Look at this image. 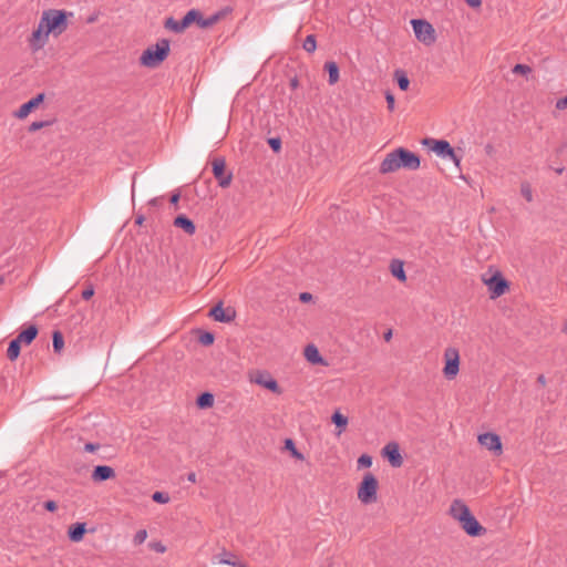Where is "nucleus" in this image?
I'll return each mask as SVG.
<instances>
[{"mask_svg":"<svg viewBox=\"0 0 567 567\" xmlns=\"http://www.w3.org/2000/svg\"><path fill=\"white\" fill-rule=\"evenodd\" d=\"M198 341L200 342V344L208 347L214 343L215 336L209 331H199Z\"/></svg>","mask_w":567,"mask_h":567,"instance_id":"36","label":"nucleus"},{"mask_svg":"<svg viewBox=\"0 0 567 567\" xmlns=\"http://www.w3.org/2000/svg\"><path fill=\"white\" fill-rule=\"evenodd\" d=\"M563 172H564V168H563V167H561V168H557V169H556V173H558V174H561Z\"/></svg>","mask_w":567,"mask_h":567,"instance_id":"62","label":"nucleus"},{"mask_svg":"<svg viewBox=\"0 0 567 567\" xmlns=\"http://www.w3.org/2000/svg\"><path fill=\"white\" fill-rule=\"evenodd\" d=\"M331 421L338 429V434H341L342 432L346 431L348 425V417L346 415H343L339 411H336L331 416Z\"/></svg>","mask_w":567,"mask_h":567,"instance_id":"31","label":"nucleus"},{"mask_svg":"<svg viewBox=\"0 0 567 567\" xmlns=\"http://www.w3.org/2000/svg\"><path fill=\"white\" fill-rule=\"evenodd\" d=\"M383 338L385 341H390L392 338V330H388L386 332H384Z\"/></svg>","mask_w":567,"mask_h":567,"instance_id":"57","label":"nucleus"},{"mask_svg":"<svg viewBox=\"0 0 567 567\" xmlns=\"http://www.w3.org/2000/svg\"><path fill=\"white\" fill-rule=\"evenodd\" d=\"M208 316L215 321L229 323L236 318V310L233 307L224 308L223 301H219L210 310Z\"/></svg>","mask_w":567,"mask_h":567,"instance_id":"10","label":"nucleus"},{"mask_svg":"<svg viewBox=\"0 0 567 567\" xmlns=\"http://www.w3.org/2000/svg\"><path fill=\"white\" fill-rule=\"evenodd\" d=\"M395 154L398 155L396 157L399 158L401 168L416 171L420 167V156L414 152L404 147H398L395 148Z\"/></svg>","mask_w":567,"mask_h":567,"instance_id":"9","label":"nucleus"},{"mask_svg":"<svg viewBox=\"0 0 567 567\" xmlns=\"http://www.w3.org/2000/svg\"><path fill=\"white\" fill-rule=\"evenodd\" d=\"M146 537H147V532L145 529H140L134 535L133 542L135 545H141L145 542Z\"/></svg>","mask_w":567,"mask_h":567,"instance_id":"43","label":"nucleus"},{"mask_svg":"<svg viewBox=\"0 0 567 567\" xmlns=\"http://www.w3.org/2000/svg\"><path fill=\"white\" fill-rule=\"evenodd\" d=\"M289 84L292 90H296L299 86V80L297 79V76L292 78Z\"/></svg>","mask_w":567,"mask_h":567,"instance_id":"54","label":"nucleus"},{"mask_svg":"<svg viewBox=\"0 0 567 567\" xmlns=\"http://www.w3.org/2000/svg\"><path fill=\"white\" fill-rule=\"evenodd\" d=\"M85 532V523H74L69 527L68 536L70 540L78 543L83 539Z\"/></svg>","mask_w":567,"mask_h":567,"instance_id":"25","label":"nucleus"},{"mask_svg":"<svg viewBox=\"0 0 567 567\" xmlns=\"http://www.w3.org/2000/svg\"><path fill=\"white\" fill-rule=\"evenodd\" d=\"M372 465V457L368 454H362L358 458V466L359 467H370Z\"/></svg>","mask_w":567,"mask_h":567,"instance_id":"42","label":"nucleus"},{"mask_svg":"<svg viewBox=\"0 0 567 567\" xmlns=\"http://www.w3.org/2000/svg\"><path fill=\"white\" fill-rule=\"evenodd\" d=\"M466 4L471 8H480L482 6V0H464Z\"/></svg>","mask_w":567,"mask_h":567,"instance_id":"51","label":"nucleus"},{"mask_svg":"<svg viewBox=\"0 0 567 567\" xmlns=\"http://www.w3.org/2000/svg\"><path fill=\"white\" fill-rule=\"evenodd\" d=\"M173 224L175 227L183 229L187 235L192 236L196 231L194 221L184 214L177 215Z\"/></svg>","mask_w":567,"mask_h":567,"instance_id":"21","label":"nucleus"},{"mask_svg":"<svg viewBox=\"0 0 567 567\" xmlns=\"http://www.w3.org/2000/svg\"><path fill=\"white\" fill-rule=\"evenodd\" d=\"M21 342L18 340V338L12 339L9 342L8 349H7V357L10 361H14L19 358L20 351H21Z\"/></svg>","mask_w":567,"mask_h":567,"instance_id":"29","label":"nucleus"},{"mask_svg":"<svg viewBox=\"0 0 567 567\" xmlns=\"http://www.w3.org/2000/svg\"><path fill=\"white\" fill-rule=\"evenodd\" d=\"M268 145L275 153H279L281 151V140L280 137H270L268 138Z\"/></svg>","mask_w":567,"mask_h":567,"instance_id":"41","label":"nucleus"},{"mask_svg":"<svg viewBox=\"0 0 567 567\" xmlns=\"http://www.w3.org/2000/svg\"><path fill=\"white\" fill-rule=\"evenodd\" d=\"M169 54V40L159 39L155 44L150 45L141 55L140 62L146 68L159 66Z\"/></svg>","mask_w":567,"mask_h":567,"instance_id":"1","label":"nucleus"},{"mask_svg":"<svg viewBox=\"0 0 567 567\" xmlns=\"http://www.w3.org/2000/svg\"><path fill=\"white\" fill-rule=\"evenodd\" d=\"M385 100H386L388 110L390 112H393L394 105H395V99H394V95L390 91L385 92Z\"/></svg>","mask_w":567,"mask_h":567,"instance_id":"44","label":"nucleus"},{"mask_svg":"<svg viewBox=\"0 0 567 567\" xmlns=\"http://www.w3.org/2000/svg\"><path fill=\"white\" fill-rule=\"evenodd\" d=\"M199 19L200 11L190 9L179 21L175 20L173 17L167 18L164 22V28L175 33H182Z\"/></svg>","mask_w":567,"mask_h":567,"instance_id":"4","label":"nucleus"},{"mask_svg":"<svg viewBox=\"0 0 567 567\" xmlns=\"http://www.w3.org/2000/svg\"><path fill=\"white\" fill-rule=\"evenodd\" d=\"M150 547L157 553H164L166 550V547L159 542L151 543Z\"/></svg>","mask_w":567,"mask_h":567,"instance_id":"48","label":"nucleus"},{"mask_svg":"<svg viewBox=\"0 0 567 567\" xmlns=\"http://www.w3.org/2000/svg\"><path fill=\"white\" fill-rule=\"evenodd\" d=\"M39 329L35 324H30L16 337L21 343L31 344L38 337Z\"/></svg>","mask_w":567,"mask_h":567,"instance_id":"22","label":"nucleus"},{"mask_svg":"<svg viewBox=\"0 0 567 567\" xmlns=\"http://www.w3.org/2000/svg\"><path fill=\"white\" fill-rule=\"evenodd\" d=\"M299 300H300L301 302H309V301H311V300H312V295H311V293H309V292H301V293L299 295Z\"/></svg>","mask_w":567,"mask_h":567,"instance_id":"50","label":"nucleus"},{"mask_svg":"<svg viewBox=\"0 0 567 567\" xmlns=\"http://www.w3.org/2000/svg\"><path fill=\"white\" fill-rule=\"evenodd\" d=\"M451 516L458 523L463 522V516H468L471 513L468 506L461 499H454L450 507Z\"/></svg>","mask_w":567,"mask_h":567,"instance_id":"20","label":"nucleus"},{"mask_svg":"<svg viewBox=\"0 0 567 567\" xmlns=\"http://www.w3.org/2000/svg\"><path fill=\"white\" fill-rule=\"evenodd\" d=\"M484 282L488 287L491 298L493 299L503 296L509 288L508 281L499 271H496L488 279H484Z\"/></svg>","mask_w":567,"mask_h":567,"instance_id":"7","label":"nucleus"},{"mask_svg":"<svg viewBox=\"0 0 567 567\" xmlns=\"http://www.w3.org/2000/svg\"><path fill=\"white\" fill-rule=\"evenodd\" d=\"M187 480L190 483H195L196 482V474L194 472L188 473Z\"/></svg>","mask_w":567,"mask_h":567,"instance_id":"56","label":"nucleus"},{"mask_svg":"<svg viewBox=\"0 0 567 567\" xmlns=\"http://www.w3.org/2000/svg\"><path fill=\"white\" fill-rule=\"evenodd\" d=\"M145 220V217L143 215H137L135 218V224L142 226Z\"/></svg>","mask_w":567,"mask_h":567,"instance_id":"55","label":"nucleus"},{"mask_svg":"<svg viewBox=\"0 0 567 567\" xmlns=\"http://www.w3.org/2000/svg\"><path fill=\"white\" fill-rule=\"evenodd\" d=\"M72 13H70L71 16ZM68 16L64 10H48L42 13L40 21L45 27V34L59 37L68 29Z\"/></svg>","mask_w":567,"mask_h":567,"instance_id":"2","label":"nucleus"},{"mask_svg":"<svg viewBox=\"0 0 567 567\" xmlns=\"http://www.w3.org/2000/svg\"><path fill=\"white\" fill-rule=\"evenodd\" d=\"M49 35L50 34H45V27L40 21L39 25H38V29H35L32 32V44H33V47L35 49L42 48L47 43Z\"/></svg>","mask_w":567,"mask_h":567,"instance_id":"23","label":"nucleus"},{"mask_svg":"<svg viewBox=\"0 0 567 567\" xmlns=\"http://www.w3.org/2000/svg\"><path fill=\"white\" fill-rule=\"evenodd\" d=\"M212 171L221 188H226L231 184L233 173L226 172V161L224 157H215L212 161Z\"/></svg>","mask_w":567,"mask_h":567,"instance_id":"6","label":"nucleus"},{"mask_svg":"<svg viewBox=\"0 0 567 567\" xmlns=\"http://www.w3.org/2000/svg\"><path fill=\"white\" fill-rule=\"evenodd\" d=\"M537 382L544 386L546 384V378L543 374H540L537 378Z\"/></svg>","mask_w":567,"mask_h":567,"instance_id":"58","label":"nucleus"},{"mask_svg":"<svg viewBox=\"0 0 567 567\" xmlns=\"http://www.w3.org/2000/svg\"><path fill=\"white\" fill-rule=\"evenodd\" d=\"M217 558L219 564L229 565L233 567H247L244 561L237 559L235 554L225 549L217 556Z\"/></svg>","mask_w":567,"mask_h":567,"instance_id":"24","label":"nucleus"},{"mask_svg":"<svg viewBox=\"0 0 567 567\" xmlns=\"http://www.w3.org/2000/svg\"><path fill=\"white\" fill-rule=\"evenodd\" d=\"M52 346L55 353H60L64 347V337L60 330L52 333Z\"/></svg>","mask_w":567,"mask_h":567,"instance_id":"33","label":"nucleus"},{"mask_svg":"<svg viewBox=\"0 0 567 567\" xmlns=\"http://www.w3.org/2000/svg\"><path fill=\"white\" fill-rule=\"evenodd\" d=\"M556 109L557 110H565V109H567V95L565 97L559 99L556 102Z\"/></svg>","mask_w":567,"mask_h":567,"instance_id":"49","label":"nucleus"},{"mask_svg":"<svg viewBox=\"0 0 567 567\" xmlns=\"http://www.w3.org/2000/svg\"><path fill=\"white\" fill-rule=\"evenodd\" d=\"M394 78L396 80L398 86L402 91H408L410 86V80L406 73L402 70H395Z\"/></svg>","mask_w":567,"mask_h":567,"instance_id":"32","label":"nucleus"},{"mask_svg":"<svg viewBox=\"0 0 567 567\" xmlns=\"http://www.w3.org/2000/svg\"><path fill=\"white\" fill-rule=\"evenodd\" d=\"M395 150L390 152L380 164V173L389 174L396 172L401 168L399 158L396 157Z\"/></svg>","mask_w":567,"mask_h":567,"instance_id":"18","label":"nucleus"},{"mask_svg":"<svg viewBox=\"0 0 567 567\" xmlns=\"http://www.w3.org/2000/svg\"><path fill=\"white\" fill-rule=\"evenodd\" d=\"M463 530L472 537L482 536L486 533L485 527L475 518L473 514L463 516V522H460Z\"/></svg>","mask_w":567,"mask_h":567,"instance_id":"13","label":"nucleus"},{"mask_svg":"<svg viewBox=\"0 0 567 567\" xmlns=\"http://www.w3.org/2000/svg\"><path fill=\"white\" fill-rule=\"evenodd\" d=\"M390 270L393 277H395L401 282H404L406 280V275L403 268V262L394 259L392 260L390 265Z\"/></svg>","mask_w":567,"mask_h":567,"instance_id":"28","label":"nucleus"},{"mask_svg":"<svg viewBox=\"0 0 567 567\" xmlns=\"http://www.w3.org/2000/svg\"><path fill=\"white\" fill-rule=\"evenodd\" d=\"M230 11H231V9L227 7L223 10L217 11L216 13L212 14L208 18H204L203 14L200 13V19L197 20L196 23L202 29H208V28L213 27L214 24H216L217 22H219Z\"/></svg>","mask_w":567,"mask_h":567,"instance_id":"19","label":"nucleus"},{"mask_svg":"<svg viewBox=\"0 0 567 567\" xmlns=\"http://www.w3.org/2000/svg\"><path fill=\"white\" fill-rule=\"evenodd\" d=\"M284 449L288 452H290L291 456L296 460L302 461L305 460V456L302 453H300L295 444V441L292 439H286L285 440V446Z\"/></svg>","mask_w":567,"mask_h":567,"instance_id":"34","label":"nucleus"},{"mask_svg":"<svg viewBox=\"0 0 567 567\" xmlns=\"http://www.w3.org/2000/svg\"><path fill=\"white\" fill-rule=\"evenodd\" d=\"M445 367L443 373L446 379L451 380L458 373L460 354L455 348H447L444 352Z\"/></svg>","mask_w":567,"mask_h":567,"instance_id":"8","label":"nucleus"},{"mask_svg":"<svg viewBox=\"0 0 567 567\" xmlns=\"http://www.w3.org/2000/svg\"><path fill=\"white\" fill-rule=\"evenodd\" d=\"M45 99L44 93H39L28 102L23 103L18 111L14 112V116L18 118L27 117L33 110H35Z\"/></svg>","mask_w":567,"mask_h":567,"instance_id":"16","label":"nucleus"},{"mask_svg":"<svg viewBox=\"0 0 567 567\" xmlns=\"http://www.w3.org/2000/svg\"><path fill=\"white\" fill-rule=\"evenodd\" d=\"M305 357L312 364H327L315 344H308L305 348Z\"/></svg>","mask_w":567,"mask_h":567,"instance_id":"26","label":"nucleus"},{"mask_svg":"<svg viewBox=\"0 0 567 567\" xmlns=\"http://www.w3.org/2000/svg\"><path fill=\"white\" fill-rule=\"evenodd\" d=\"M94 296V287L93 285H89L83 291H82V298L84 300H89Z\"/></svg>","mask_w":567,"mask_h":567,"instance_id":"45","label":"nucleus"},{"mask_svg":"<svg viewBox=\"0 0 567 567\" xmlns=\"http://www.w3.org/2000/svg\"><path fill=\"white\" fill-rule=\"evenodd\" d=\"M96 19H97V17L94 14V16L89 17V18H87V20H86V22H87V23H93V22H95V21H96Z\"/></svg>","mask_w":567,"mask_h":567,"instance_id":"59","label":"nucleus"},{"mask_svg":"<svg viewBox=\"0 0 567 567\" xmlns=\"http://www.w3.org/2000/svg\"><path fill=\"white\" fill-rule=\"evenodd\" d=\"M411 24L415 38L425 45H431L435 42L436 35L433 25L424 19H412Z\"/></svg>","mask_w":567,"mask_h":567,"instance_id":"5","label":"nucleus"},{"mask_svg":"<svg viewBox=\"0 0 567 567\" xmlns=\"http://www.w3.org/2000/svg\"><path fill=\"white\" fill-rule=\"evenodd\" d=\"M99 449H100L99 443L89 442L84 445V451L89 452V453H93V452L97 451Z\"/></svg>","mask_w":567,"mask_h":567,"instance_id":"47","label":"nucleus"},{"mask_svg":"<svg viewBox=\"0 0 567 567\" xmlns=\"http://www.w3.org/2000/svg\"><path fill=\"white\" fill-rule=\"evenodd\" d=\"M512 72L514 74H523V75H526L528 73L532 72V68L527 64H516L513 69H512Z\"/></svg>","mask_w":567,"mask_h":567,"instance_id":"39","label":"nucleus"},{"mask_svg":"<svg viewBox=\"0 0 567 567\" xmlns=\"http://www.w3.org/2000/svg\"><path fill=\"white\" fill-rule=\"evenodd\" d=\"M116 476L113 467L109 465H97L94 467L91 478L94 483H101L113 480Z\"/></svg>","mask_w":567,"mask_h":567,"instance_id":"17","label":"nucleus"},{"mask_svg":"<svg viewBox=\"0 0 567 567\" xmlns=\"http://www.w3.org/2000/svg\"><path fill=\"white\" fill-rule=\"evenodd\" d=\"M179 198H181L179 193H174V194H172L169 202L172 205L177 206Z\"/></svg>","mask_w":567,"mask_h":567,"instance_id":"53","label":"nucleus"},{"mask_svg":"<svg viewBox=\"0 0 567 567\" xmlns=\"http://www.w3.org/2000/svg\"><path fill=\"white\" fill-rule=\"evenodd\" d=\"M51 121H37V122H33L30 124L28 131L33 133V132H37L43 127H47L49 125H51Z\"/></svg>","mask_w":567,"mask_h":567,"instance_id":"38","label":"nucleus"},{"mask_svg":"<svg viewBox=\"0 0 567 567\" xmlns=\"http://www.w3.org/2000/svg\"><path fill=\"white\" fill-rule=\"evenodd\" d=\"M251 381L271 391L272 393H282V390L279 386L278 382L271 377V374L268 371H257L255 375L251 377Z\"/></svg>","mask_w":567,"mask_h":567,"instance_id":"11","label":"nucleus"},{"mask_svg":"<svg viewBox=\"0 0 567 567\" xmlns=\"http://www.w3.org/2000/svg\"><path fill=\"white\" fill-rule=\"evenodd\" d=\"M382 455L389 461V463L393 467H400L403 464V457L400 453V446L395 442L388 443L382 450Z\"/></svg>","mask_w":567,"mask_h":567,"instance_id":"15","label":"nucleus"},{"mask_svg":"<svg viewBox=\"0 0 567 567\" xmlns=\"http://www.w3.org/2000/svg\"><path fill=\"white\" fill-rule=\"evenodd\" d=\"M324 71L328 72V82L330 85L336 84L339 81V66L334 61H327L323 65Z\"/></svg>","mask_w":567,"mask_h":567,"instance_id":"27","label":"nucleus"},{"mask_svg":"<svg viewBox=\"0 0 567 567\" xmlns=\"http://www.w3.org/2000/svg\"><path fill=\"white\" fill-rule=\"evenodd\" d=\"M214 395L210 392H203L196 399V405L199 409H209L214 405Z\"/></svg>","mask_w":567,"mask_h":567,"instance_id":"30","label":"nucleus"},{"mask_svg":"<svg viewBox=\"0 0 567 567\" xmlns=\"http://www.w3.org/2000/svg\"><path fill=\"white\" fill-rule=\"evenodd\" d=\"M520 193L527 202L533 200V190H532L529 183H527V182L522 183Z\"/></svg>","mask_w":567,"mask_h":567,"instance_id":"37","label":"nucleus"},{"mask_svg":"<svg viewBox=\"0 0 567 567\" xmlns=\"http://www.w3.org/2000/svg\"><path fill=\"white\" fill-rule=\"evenodd\" d=\"M478 442L496 455H499L503 452L501 437L495 433L487 432L478 435Z\"/></svg>","mask_w":567,"mask_h":567,"instance_id":"14","label":"nucleus"},{"mask_svg":"<svg viewBox=\"0 0 567 567\" xmlns=\"http://www.w3.org/2000/svg\"><path fill=\"white\" fill-rule=\"evenodd\" d=\"M422 144L429 146L437 156L446 158L453 156V147L445 140H435L426 137L422 141Z\"/></svg>","mask_w":567,"mask_h":567,"instance_id":"12","label":"nucleus"},{"mask_svg":"<svg viewBox=\"0 0 567 567\" xmlns=\"http://www.w3.org/2000/svg\"><path fill=\"white\" fill-rule=\"evenodd\" d=\"M152 499L159 504H166L169 501V496L164 492H155L152 495Z\"/></svg>","mask_w":567,"mask_h":567,"instance_id":"40","label":"nucleus"},{"mask_svg":"<svg viewBox=\"0 0 567 567\" xmlns=\"http://www.w3.org/2000/svg\"><path fill=\"white\" fill-rule=\"evenodd\" d=\"M446 158H451L453 161V163L460 168L462 157L458 156L454 150H453V156H447Z\"/></svg>","mask_w":567,"mask_h":567,"instance_id":"52","label":"nucleus"},{"mask_svg":"<svg viewBox=\"0 0 567 567\" xmlns=\"http://www.w3.org/2000/svg\"><path fill=\"white\" fill-rule=\"evenodd\" d=\"M3 282H4L3 276H0V285H2Z\"/></svg>","mask_w":567,"mask_h":567,"instance_id":"63","label":"nucleus"},{"mask_svg":"<svg viewBox=\"0 0 567 567\" xmlns=\"http://www.w3.org/2000/svg\"><path fill=\"white\" fill-rule=\"evenodd\" d=\"M492 151H493V147H492V145H489V144H488V145L486 146V152H487L488 154H491V152H492Z\"/></svg>","mask_w":567,"mask_h":567,"instance_id":"60","label":"nucleus"},{"mask_svg":"<svg viewBox=\"0 0 567 567\" xmlns=\"http://www.w3.org/2000/svg\"><path fill=\"white\" fill-rule=\"evenodd\" d=\"M378 487L377 477L370 472L365 473L358 486V498L360 502L365 505L375 503L378 499Z\"/></svg>","mask_w":567,"mask_h":567,"instance_id":"3","label":"nucleus"},{"mask_svg":"<svg viewBox=\"0 0 567 567\" xmlns=\"http://www.w3.org/2000/svg\"><path fill=\"white\" fill-rule=\"evenodd\" d=\"M43 508L48 512L53 513L58 509V504L56 502L49 499L43 503Z\"/></svg>","mask_w":567,"mask_h":567,"instance_id":"46","label":"nucleus"},{"mask_svg":"<svg viewBox=\"0 0 567 567\" xmlns=\"http://www.w3.org/2000/svg\"><path fill=\"white\" fill-rule=\"evenodd\" d=\"M563 332L567 333V321L565 322V324L563 327Z\"/></svg>","mask_w":567,"mask_h":567,"instance_id":"61","label":"nucleus"},{"mask_svg":"<svg viewBox=\"0 0 567 567\" xmlns=\"http://www.w3.org/2000/svg\"><path fill=\"white\" fill-rule=\"evenodd\" d=\"M302 48L305 51H307L308 53H312L316 51L317 49V40H316V35L315 34H309L306 37L303 43H302Z\"/></svg>","mask_w":567,"mask_h":567,"instance_id":"35","label":"nucleus"}]
</instances>
